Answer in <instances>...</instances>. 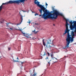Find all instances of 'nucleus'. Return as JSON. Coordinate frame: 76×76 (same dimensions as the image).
I'll list each match as a JSON object with an SVG mask.
<instances>
[{"mask_svg":"<svg viewBox=\"0 0 76 76\" xmlns=\"http://www.w3.org/2000/svg\"><path fill=\"white\" fill-rule=\"evenodd\" d=\"M70 38H70V40H69V44H68V42H69L66 41V45L65 47H64L63 48V49H67V48H68L69 47V45L70 42V41L71 42H73V41H74V39L72 38V39L71 38V37H70Z\"/></svg>","mask_w":76,"mask_h":76,"instance_id":"obj_5","label":"nucleus"},{"mask_svg":"<svg viewBox=\"0 0 76 76\" xmlns=\"http://www.w3.org/2000/svg\"><path fill=\"white\" fill-rule=\"evenodd\" d=\"M46 6H48V4H47V3H46Z\"/></svg>","mask_w":76,"mask_h":76,"instance_id":"obj_34","label":"nucleus"},{"mask_svg":"<svg viewBox=\"0 0 76 76\" xmlns=\"http://www.w3.org/2000/svg\"><path fill=\"white\" fill-rule=\"evenodd\" d=\"M3 4H2L0 7H1L2 8H3Z\"/></svg>","mask_w":76,"mask_h":76,"instance_id":"obj_32","label":"nucleus"},{"mask_svg":"<svg viewBox=\"0 0 76 76\" xmlns=\"http://www.w3.org/2000/svg\"><path fill=\"white\" fill-rule=\"evenodd\" d=\"M73 23H74L75 26H76V21H73Z\"/></svg>","mask_w":76,"mask_h":76,"instance_id":"obj_16","label":"nucleus"},{"mask_svg":"<svg viewBox=\"0 0 76 76\" xmlns=\"http://www.w3.org/2000/svg\"><path fill=\"white\" fill-rule=\"evenodd\" d=\"M35 24H36V23H35Z\"/></svg>","mask_w":76,"mask_h":76,"instance_id":"obj_41","label":"nucleus"},{"mask_svg":"<svg viewBox=\"0 0 76 76\" xmlns=\"http://www.w3.org/2000/svg\"><path fill=\"white\" fill-rule=\"evenodd\" d=\"M37 0H34V3L35 4H37L38 6L41 9V10H39L41 14L40 16H42V10H43L44 12V13L42 15V18H43L44 19H56L57 18H58V16H63L62 14L59 12L57 10H54V8L53 7L52 8L53 11L52 12L53 13L52 14L47 11V10H45V8L43 6L39 4V2L38 1L37 2Z\"/></svg>","mask_w":76,"mask_h":76,"instance_id":"obj_1","label":"nucleus"},{"mask_svg":"<svg viewBox=\"0 0 76 76\" xmlns=\"http://www.w3.org/2000/svg\"><path fill=\"white\" fill-rule=\"evenodd\" d=\"M46 55H47V53H46V52H44V54L43 55V56H45Z\"/></svg>","mask_w":76,"mask_h":76,"instance_id":"obj_17","label":"nucleus"},{"mask_svg":"<svg viewBox=\"0 0 76 76\" xmlns=\"http://www.w3.org/2000/svg\"><path fill=\"white\" fill-rule=\"evenodd\" d=\"M37 15H38V14L37 13L35 14V16H37Z\"/></svg>","mask_w":76,"mask_h":76,"instance_id":"obj_27","label":"nucleus"},{"mask_svg":"<svg viewBox=\"0 0 76 76\" xmlns=\"http://www.w3.org/2000/svg\"><path fill=\"white\" fill-rule=\"evenodd\" d=\"M47 58H48V57H47V58H46V59H47Z\"/></svg>","mask_w":76,"mask_h":76,"instance_id":"obj_38","label":"nucleus"},{"mask_svg":"<svg viewBox=\"0 0 76 76\" xmlns=\"http://www.w3.org/2000/svg\"><path fill=\"white\" fill-rule=\"evenodd\" d=\"M52 62H53V61H52V60H50L48 62V64L49 65V66H50V63H51Z\"/></svg>","mask_w":76,"mask_h":76,"instance_id":"obj_13","label":"nucleus"},{"mask_svg":"<svg viewBox=\"0 0 76 76\" xmlns=\"http://www.w3.org/2000/svg\"><path fill=\"white\" fill-rule=\"evenodd\" d=\"M21 33H22V34H23L24 35V36H26V37H27V38H31L30 37H29V35H28V36H26V33H23V32L21 31Z\"/></svg>","mask_w":76,"mask_h":76,"instance_id":"obj_12","label":"nucleus"},{"mask_svg":"<svg viewBox=\"0 0 76 76\" xmlns=\"http://www.w3.org/2000/svg\"><path fill=\"white\" fill-rule=\"evenodd\" d=\"M9 23H7V26H8V27H9Z\"/></svg>","mask_w":76,"mask_h":76,"instance_id":"obj_19","label":"nucleus"},{"mask_svg":"<svg viewBox=\"0 0 76 76\" xmlns=\"http://www.w3.org/2000/svg\"><path fill=\"white\" fill-rule=\"evenodd\" d=\"M9 29H10V30H13V28H9Z\"/></svg>","mask_w":76,"mask_h":76,"instance_id":"obj_21","label":"nucleus"},{"mask_svg":"<svg viewBox=\"0 0 76 76\" xmlns=\"http://www.w3.org/2000/svg\"><path fill=\"white\" fill-rule=\"evenodd\" d=\"M38 32V31L34 32V34H37Z\"/></svg>","mask_w":76,"mask_h":76,"instance_id":"obj_31","label":"nucleus"},{"mask_svg":"<svg viewBox=\"0 0 76 76\" xmlns=\"http://www.w3.org/2000/svg\"><path fill=\"white\" fill-rule=\"evenodd\" d=\"M30 76H37V73L34 72V74H33V72H32L31 71H30Z\"/></svg>","mask_w":76,"mask_h":76,"instance_id":"obj_7","label":"nucleus"},{"mask_svg":"<svg viewBox=\"0 0 76 76\" xmlns=\"http://www.w3.org/2000/svg\"><path fill=\"white\" fill-rule=\"evenodd\" d=\"M14 62H18V61H14Z\"/></svg>","mask_w":76,"mask_h":76,"instance_id":"obj_37","label":"nucleus"},{"mask_svg":"<svg viewBox=\"0 0 76 76\" xmlns=\"http://www.w3.org/2000/svg\"><path fill=\"white\" fill-rule=\"evenodd\" d=\"M75 32L76 33V26H75Z\"/></svg>","mask_w":76,"mask_h":76,"instance_id":"obj_20","label":"nucleus"},{"mask_svg":"<svg viewBox=\"0 0 76 76\" xmlns=\"http://www.w3.org/2000/svg\"><path fill=\"white\" fill-rule=\"evenodd\" d=\"M28 0H17L13 1H10L8 2H7V3H3L2 5H4L5 4H12V3H14L15 4H19L20 3H23L25 1H26Z\"/></svg>","mask_w":76,"mask_h":76,"instance_id":"obj_2","label":"nucleus"},{"mask_svg":"<svg viewBox=\"0 0 76 76\" xmlns=\"http://www.w3.org/2000/svg\"><path fill=\"white\" fill-rule=\"evenodd\" d=\"M54 26L55 25L54 24H53Z\"/></svg>","mask_w":76,"mask_h":76,"instance_id":"obj_40","label":"nucleus"},{"mask_svg":"<svg viewBox=\"0 0 76 76\" xmlns=\"http://www.w3.org/2000/svg\"><path fill=\"white\" fill-rule=\"evenodd\" d=\"M71 35L72 37H74V36H75V34H71Z\"/></svg>","mask_w":76,"mask_h":76,"instance_id":"obj_18","label":"nucleus"},{"mask_svg":"<svg viewBox=\"0 0 76 76\" xmlns=\"http://www.w3.org/2000/svg\"><path fill=\"white\" fill-rule=\"evenodd\" d=\"M75 33V32L73 31H72V33H71V34H74V33Z\"/></svg>","mask_w":76,"mask_h":76,"instance_id":"obj_23","label":"nucleus"},{"mask_svg":"<svg viewBox=\"0 0 76 76\" xmlns=\"http://www.w3.org/2000/svg\"><path fill=\"white\" fill-rule=\"evenodd\" d=\"M50 56L51 57V58L52 59V61H53V63H57L58 61V59L56 58H54V55L53 54H52Z\"/></svg>","mask_w":76,"mask_h":76,"instance_id":"obj_4","label":"nucleus"},{"mask_svg":"<svg viewBox=\"0 0 76 76\" xmlns=\"http://www.w3.org/2000/svg\"><path fill=\"white\" fill-rule=\"evenodd\" d=\"M47 54H48V56H50V53L48 52L47 53Z\"/></svg>","mask_w":76,"mask_h":76,"instance_id":"obj_25","label":"nucleus"},{"mask_svg":"<svg viewBox=\"0 0 76 76\" xmlns=\"http://www.w3.org/2000/svg\"><path fill=\"white\" fill-rule=\"evenodd\" d=\"M69 23L71 24V25H72L73 23V21L72 20L71 21L69 22Z\"/></svg>","mask_w":76,"mask_h":76,"instance_id":"obj_15","label":"nucleus"},{"mask_svg":"<svg viewBox=\"0 0 76 76\" xmlns=\"http://www.w3.org/2000/svg\"><path fill=\"white\" fill-rule=\"evenodd\" d=\"M21 64L22 65L23 64V62H21Z\"/></svg>","mask_w":76,"mask_h":76,"instance_id":"obj_35","label":"nucleus"},{"mask_svg":"<svg viewBox=\"0 0 76 76\" xmlns=\"http://www.w3.org/2000/svg\"><path fill=\"white\" fill-rule=\"evenodd\" d=\"M35 30H34V31H32L33 32H35Z\"/></svg>","mask_w":76,"mask_h":76,"instance_id":"obj_30","label":"nucleus"},{"mask_svg":"<svg viewBox=\"0 0 76 76\" xmlns=\"http://www.w3.org/2000/svg\"><path fill=\"white\" fill-rule=\"evenodd\" d=\"M40 56H41V57H42V54H40Z\"/></svg>","mask_w":76,"mask_h":76,"instance_id":"obj_26","label":"nucleus"},{"mask_svg":"<svg viewBox=\"0 0 76 76\" xmlns=\"http://www.w3.org/2000/svg\"><path fill=\"white\" fill-rule=\"evenodd\" d=\"M64 58H66V56H65Z\"/></svg>","mask_w":76,"mask_h":76,"instance_id":"obj_36","label":"nucleus"},{"mask_svg":"<svg viewBox=\"0 0 76 76\" xmlns=\"http://www.w3.org/2000/svg\"><path fill=\"white\" fill-rule=\"evenodd\" d=\"M47 43H48V44H50V45H53V47H54V43L53 42V41H52L51 40H48Z\"/></svg>","mask_w":76,"mask_h":76,"instance_id":"obj_6","label":"nucleus"},{"mask_svg":"<svg viewBox=\"0 0 76 76\" xmlns=\"http://www.w3.org/2000/svg\"><path fill=\"white\" fill-rule=\"evenodd\" d=\"M66 33H68V35L67 36V38L66 39V41L68 42V44H69L70 42V34H69V31H66V30L65 33H64L63 35H65Z\"/></svg>","mask_w":76,"mask_h":76,"instance_id":"obj_3","label":"nucleus"},{"mask_svg":"<svg viewBox=\"0 0 76 76\" xmlns=\"http://www.w3.org/2000/svg\"><path fill=\"white\" fill-rule=\"evenodd\" d=\"M8 49L9 51H10V47L8 48Z\"/></svg>","mask_w":76,"mask_h":76,"instance_id":"obj_22","label":"nucleus"},{"mask_svg":"<svg viewBox=\"0 0 76 76\" xmlns=\"http://www.w3.org/2000/svg\"><path fill=\"white\" fill-rule=\"evenodd\" d=\"M2 8L1 7H0V11L1 10H2Z\"/></svg>","mask_w":76,"mask_h":76,"instance_id":"obj_24","label":"nucleus"},{"mask_svg":"<svg viewBox=\"0 0 76 76\" xmlns=\"http://www.w3.org/2000/svg\"><path fill=\"white\" fill-rule=\"evenodd\" d=\"M71 38L73 39L74 38H75V37H72Z\"/></svg>","mask_w":76,"mask_h":76,"instance_id":"obj_28","label":"nucleus"},{"mask_svg":"<svg viewBox=\"0 0 76 76\" xmlns=\"http://www.w3.org/2000/svg\"><path fill=\"white\" fill-rule=\"evenodd\" d=\"M19 14L20 15V19H21V22L20 23V24L22 22V21H23V16L22 15H20V12H19Z\"/></svg>","mask_w":76,"mask_h":76,"instance_id":"obj_11","label":"nucleus"},{"mask_svg":"<svg viewBox=\"0 0 76 76\" xmlns=\"http://www.w3.org/2000/svg\"><path fill=\"white\" fill-rule=\"evenodd\" d=\"M42 42H43V45H44V46H45V45H46V44H45V42H44V39H43Z\"/></svg>","mask_w":76,"mask_h":76,"instance_id":"obj_14","label":"nucleus"},{"mask_svg":"<svg viewBox=\"0 0 76 76\" xmlns=\"http://www.w3.org/2000/svg\"><path fill=\"white\" fill-rule=\"evenodd\" d=\"M53 47V45H50V44H49L47 43L46 45V48H49V49H50V48H51V47Z\"/></svg>","mask_w":76,"mask_h":76,"instance_id":"obj_9","label":"nucleus"},{"mask_svg":"<svg viewBox=\"0 0 76 76\" xmlns=\"http://www.w3.org/2000/svg\"><path fill=\"white\" fill-rule=\"evenodd\" d=\"M64 19H65L66 21V31H69V30H68V25H69V24H68V22H67V21H68V20L66 19V18H64Z\"/></svg>","mask_w":76,"mask_h":76,"instance_id":"obj_8","label":"nucleus"},{"mask_svg":"<svg viewBox=\"0 0 76 76\" xmlns=\"http://www.w3.org/2000/svg\"><path fill=\"white\" fill-rule=\"evenodd\" d=\"M3 22H4V20H3V21H1V23H3Z\"/></svg>","mask_w":76,"mask_h":76,"instance_id":"obj_29","label":"nucleus"},{"mask_svg":"<svg viewBox=\"0 0 76 76\" xmlns=\"http://www.w3.org/2000/svg\"><path fill=\"white\" fill-rule=\"evenodd\" d=\"M76 26H75V25H74L73 26L72 25H70V28L71 30H73V29L75 28Z\"/></svg>","mask_w":76,"mask_h":76,"instance_id":"obj_10","label":"nucleus"},{"mask_svg":"<svg viewBox=\"0 0 76 76\" xmlns=\"http://www.w3.org/2000/svg\"><path fill=\"white\" fill-rule=\"evenodd\" d=\"M29 24H30L31 23V22L30 21H29V22H27Z\"/></svg>","mask_w":76,"mask_h":76,"instance_id":"obj_33","label":"nucleus"},{"mask_svg":"<svg viewBox=\"0 0 76 76\" xmlns=\"http://www.w3.org/2000/svg\"><path fill=\"white\" fill-rule=\"evenodd\" d=\"M23 11V12H26V11Z\"/></svg>","mask_w":76,"mask_h":76,"instance_id":"obj_39","label":"nucleus"}]
</instances>
